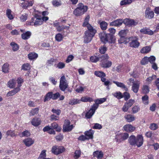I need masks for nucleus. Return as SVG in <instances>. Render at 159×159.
<instances>
[{
  "instance_id": "1",
  "label": "nucleus",
  "mask_w": 159,
  "mask_h": 159,
  "mask_svg": "<svg viewBox=\"0 0 159 159\" xmlns=\"http://www.w3.org/2000/svg\"><path fill=\"white\" fill-rule=\"evenodd\" d=\"M99 36L101 41L104 43L107 42L111 43L115 42V39L113 36L110 34H107L104 31L100 33Z\"/></svg>"
},
{
  "instance_id": "2",
  "label": "nucleus",
  "mask_w": 159,
  "mask_h": 159,
  "mask_svg": "<svg viewBox=\"0 0 159 159\" xmlns=\"http://www.w3.org/2000/svg\"><path fill=\"white\" fill-rule=\"evenodd\" d=\"M88 7L80 3L77 4V7L74 10L73 14L76 16H80L84 14L87 11Z\"/></svg>"
},
{
  "instance_id": "3",
  "label": "nucleus",
  "mask_w": 159,
  "mask_h": 159,
  "mask_svg": "<svg viewBox=\"0 0 159 159\" xmlns=\"http://www.w3.org/2000/svg\"><path fill=\"white\" fill-rule=\"evenodd\" d=\"M128 85L132 86L131 90L134 93H138L139 88L140 81L132 78L129 79L127 81Z\"/></svg>"
},
{
  "instance_id": "4",
  "label": "nucleus",
  "mask_w": 159,
  "mask_h": 159,
  "mask_svg": "<svg viewBox=\"0 0 159 159\" xmlns=\"http://www.w3.org/2000/svg\"><path fill=\"white\" fill-rule=\"evenodd\" d=\"M129 39L130 42L129 43V45L130 47L134 48H138L139 45L140 43L138 41V38L136 36H132L129 38Z\"/></svg>"
},
{
  "instance_id": "5",
  "label": "nucleus",
  "mask_w": 159,
  "mask_h": 159,
  "mask_svg": "<svg viewBox=\"0 0 159 159\" xmlns=\"http://www.w3.org/2000/svg\"><path fill=\"white\" fill-rule=\"evenodd\" d=\"M68 83L64 76H62L60 80L59 87L62 91H65L68 87Z\"/></svg>"
},
{
  "instance_id": "6",
  "label": "nucleus",
  "mask_w": 159,
  "mask_h": 159,
  "mask_svg": "<svg viewBox=\"0 0 159 159\" xmlns=\"http://www.w3.org/2000/svg\"><path fill=\"white\" fill-rule=\"evenodd\" d=\"M70 122L69 120H65L63 128V132H69L72 130L74 128V126L73 125H70Z\"/></svg>"
},
{
  "instance_id": "7",
  "label": "nucleus",
  "mask_w": 159,
  "mask_h": 159,
  "mask_svg": "<svg viewBox=\"0 0 159 159\" xmlns=\"http://www.w3.org/2000/svg\"><path fill=\"white\" fill-rule=\"evenodd\" d=\"M43 24V22L41 18H37L35 17L32 18L31 21L28 24L31 25H34L37 26Z\"/></svg>"
},
{
  "instance_id": "8",
  "label": "nucleus",
  "mask_w": 159,
  "mask_h": 159,
  "mask_svg": "<svg viewBox=\"0 0 159 159\" xmlns=\"http://www.w3.org/2000/svg\"><path fill=\"white\" fill-rule=\"evenodd\" d=\"M51 151L53 153L58 155L64 152L65 148L62 146L58 147L55 146L52 147Z\"/></svg>"
},
{
  "instance_id": "9",
  "label": "nucleus",
  "mask_w": 159,
  "mask_h": 159,
  "mask_svg": "<svg viewBox=\"0 0 159 159\" xmlns=\"http://www.w3.org/2000/svg\"><path fill=\"white\" fill-rule=\"evenodd\" d=\"M124 23L126 25L128 26H134L137 25L138 21L137 20L126 19L124 20Z\"/></svg>"
},
{
  "instance_id": "10",
  "label": "nucleus",
  "mask_w": 159,
  "mask_h": 159,
  "mask_svg": "<svg viewBox=\"0 0 159 159\" xmlns=\"http://www.w3.org/2000/svg\"><path fill=\"white\" fill-rule=\"evenodd\" d=\"M129 137V134L126 133L120 134L116 135V139L117 142H120L127 139Z\"/></svg>"
},
{
  "instance_id": "11",
  "label": "nucleus",
  "mask_w": 159,
  "mask_h": 159,
  "mask_svg": "<svg viewBox=\"0 0 159 159\" xmlns=\"http://www.w3.org/2000/svg\"><path fill=\"white\" fill-rule=\"evenodd\" d=\"M94 35L85 32L84 35L83 37L84 42L85 43H89L91 41Z\"/></svg>"
},
{
  "instance_id": "12",
  "label": "nucleus",
  "mask_w": 159,
  "mask_h": 159,
  "mask_svg": "<svg viewBox=\"0 0 159 159\" xmlns=\"http://www.w3.org/2000/svg\"><path fill=\"white\" fill-rule=\"evenodd\" d=\"M107 98H100L95 100H94L95 103H94L93 105L94 108L97 109L99 107V105L105 102Z\"/></svg>"
},
{
  "instance_id": "13",
  "label": "nucleus",
  "mask_w": 159,
  "mask_h": 159,
  "mask_svg": "<svg viewBox=\"0 0 159 159\" xmlns=\"http://www.w3.org/2000/svg\"><path fill=\"white\" fill-rule=\"evenodd\" d=\"M143 142V137L141 135H138L137 136L135 141V146H137L139 147L142 146Z\"/></svg>"
},
{
  "instance_id": "14",
  "label": "nucleus",
  "mask_w": 159,
  "mask_h": 159,
  "mask_svg": "<svg viewBox=\"0 0 159 159\" xmlns=\"http://www.w3.org/2000/svg\"><path fill=\"white\" fill-rule=\"evenodd\" d=\"M154 16V13L153 11L149 8H147L145 11V18L148 19H151Z\"/></svg>"
},
{
  "instance_id": "15",
  "label": "nucleus",
  "mask_w": 159,
  "mask_h": 159,
  "mask_svg": "<svg viewBox=\"0 0 159 159\" xmlns=\"http://www.w3.org/2000/svg\"><path fill=\"white\" fill-rule=\"evenodd\" d=\"M97 109L94 108L93 106L92 105L90 110L86 113L85 117L87 119L91 118Z\"/></svg>"
},
{
  "instance_id": "16",
  "label": "nucleus",
  "mask_w": 159,
  "mask_h": 159,
  "mask_svg": "<svg viewBox=\"0 0 159 159\" xmlns=\"http://www.w3.org/2000/svg\"><path fill=\"white\" fill-rule=\"evenodd\" d=\"M124 129L128 132H132L135 129V127L132 125L128 124L125 125L123 127Z\"/></svg>"
},
{
  "instance_id": "17",
  "label": "nucleus",
  "mask_w": 159,
  "mask_h": 159,
  "mask_svg": "<svg viewBox=\"0 0 159 159\" xmlns=\"http://www.w3.org/2000/svg\"><path fill=\"white\" fill-rule=\"evenodd\" d=\"M94 74L97 76L101 78V80L102 82H104L106 80L105 78H104L106 76L105 74L102 71H95L94 72Z\"/></svg>"
},
{
  "instance_id": "18",
  "label": "nucleus",
  "mask_w": 159,
  "mask_h": 159,
  "mask_svg": "<svg viewBox=\"0 0 159 159\" xmlns=\"http://www.w3.org/2000/svg\"><path fill=\"white\" fill-rule=\"evenodd\" d=\"M94 133V131L92 129H89V130L86 131L84 133V134L88 139H93V135Z\"/></svg>"
},
{
  "instance_id": "19",
  "label": "nucleus",
  "mask_w": 159,
  "mask_h": 159,
  "mask_svg": "<svg viewBox=\"0 0 159 159\" xmlns=\"http://www.w3.org/2000/svg\"><path fill=\"white\" fill-rule=\"evenodd\" d=\"M124 118L128 122H131L134 121L135 118L134 115L131 114H127L125 116Z\"/></svg>"
},
{
  "instance_id": "20",
  "label": "nucleus",
  "mask_w": 159,
  "mask_h": 159,
  "mask_svg": "<svg viewBox=\"0 0 159 159\" xmlns=\"http://www.w3.org/2000/svg\"><path fill=\"white\" fill-rule=\"evenodd\" d=\"M23 142L26 146L29 147L33 144L34 141L32 139L28 138L24 139Z\"/></svg>"
},
{
  "instance_id": "21",
  "label": "nucleus",
  "mask_w": 159,
  "mask_h": 159,
  "mask_svg": "<svg viewBox=\"0 0 159 159\" xmlns=\"http://www.w3.org/2000/svg\"><path fill=\"white\" fill-rule=\"evenodd\" d=\"M136 138L134 135H131L129 137L128 141L130 145L135 146Z\"/></svg>"
},
{
  "instance_id": "22",
  "label": "nucleus",
  "mask_w": 159,
  "mask_h": 159,
  "mask_svg": "<svg viewBox=\"0 0 159 159\" xmlns=\"http://www.w3.org/2000/svg\"><path fill=\"white\" fill-rule=\"evenodd\" d=\"M93 155L94 157H96L98 159H100L103 157V154L102 151H97L93 152Z\"/></svg>"
},
{
  "instance_id": "23",
  "label": "nucleus",
  "mask_w": 159,
  "mask_h": 159,
  "mask_svg": "<svg viewBox=\"0 0 159 159\" xmlns=\"http://www.w3.org/2000/svg\"><path fill=\"white\" fill-rule=\"evenodd\" d=\"M31 123L34 126H38L40 124L41 121L38 118H34L32 120Z\"/></svg>"
},
{
  "instance_id": "24",
  "label": "nucleus",
  "mask_w": 159,
  "mask_h": 159,
  "mask_svg": "<svg viewBox=\"0 0 159 159\" xmlns=\"http://www.w3.org/2000/svg\"><path fill=\"white\" fill-rule=\"evenodd\" d=\"M98 24L100 25V28L102 30H104L107 29L108 24L106 22L98 21Z\"/></svg>"
},
{
  "instance_id": "25",
  "label": "nucleus",
  "mask_w": 159,
  "mask_h": 159,
  "mask_svg": "<svg viewBox=\"0 0 159 159\" xmlns=\"http://www.w3.org/2000/svg\"><path fill=\"white\" fill-rule=\"evenodd\" d=\"M87 27L88 30L85 32H87L88 33L95 35L96 32V31L90 25H88Z\"/></svg>"
},
{
  "instance_id": "26",
  "label": "nucleus",
  "mask_w": 159,
  "mask_h": 159,
  "mask_svg": "<svg viewBox=\"0 0 159 159\" xmlns=\"http://www.w3.org/2000/svg\"><path fill=\"white\" fill-rule=\"evenodd\" d=\"M20 90V88H15L13 90L9 92L7 94L8 96H11L15 94Z\"/></svg>"
},
{
  "instance_id": "27",
  "label": "nucleus",
  "mask_w": 159,
  "mask_h": 159,
  "mask_svg": "<svg viewBox=\"0 0 159 159\" xmlns=\"http://www.w3.org/2000/svg\"><path fill=\"white\" fill-rule=\"evenodd\" d=\"M111 65L112 62L111 61L108 60L103 61L102 63L101 66L102 67L107 68L110 67Z\"/></svg>"
},
{
  "instance_id": "28",
  "label": "nucleus",
  "mask_w": 159,
  "mask_h": 159,
  "mask_svg": "<svg viewBox=\"0 0 159 159\" xmlns=\"http://www.w3.org/2000/svg\"><path fill=\"white\" fill-rule=\"evenodd\" d=\"M140 32L144 34H147L150 35H152L153 34V32L151 30L146 28H143L141 29Z\"/></svg>"
},
{
  "instance_id": "29",
  "label": "nucleus",
  "mask_w": 159,
  "mask_h": 159,
  "mask_svg": "<svg viewBox=\"0 0 159 159\" xmlns=\"http://www.w3.org/2000/svg\"><path fill=\"white\" fill-rule=\"evenodd\" d=\"M16 81L14 79H12L9 81L8 83V87L11 88H14L16 84Z\"/></svg>"
},
{
  "instance_id": "30",
  "label": "nucleus",
  "mask_w": 159,
  "mask_h": 159,
  "mask_svg": "<svg viewBox=\"0 0 159 159\" xmlns=\"http://www.w3.org/2000/svg\"><path fill=\"white\" fill-rule=\"evenodd\" d=\"M6 135L7 136H10L11 137H13L17 135L16 132L15 130H9L6 133Z\"/></svg>"
},
{
  "instance_id": "31",
  "label": "nucleus",
  "mask_w": 159,
  "mask_h": 159,
  "mask_svg": "<svg viewBox=\"0 0 159 159\" xmlns=\"http://www.w3.org/2000/svg\"><path fill=\"white\" fill-rule=\"evenodd\" d=\"M113 83L116 84L118 87L124 89L125 91L128 90V88L126 87V86L123 83L115 81H113Z\"/></svg>"
},
{
  "instance_id": "32",
  "label": "nucleus",
  "mask_w": 159,
  "mask_h": 159,
  "mask_svg": "<svg viewBox=\"0 0 159 159\" xmlns=\"http://www.w3.org/2000/svg\"><path fill=\"white\" fill-rule=\"evenodd\" d=\"M31 35V33L30 31H27L21 35V37L23 39L25 40L29 39Z\"/></svg>"
},
{
  "instance_id": "33",
  "label": "nucleus",
  "mask_w": 159,
  "mask_h": 159,
  "mask_svg": "<svg viewBox=\"0 0 159 159\" xmlns=\"http://www.w3.org/2000/svg\"><path fill=\"white\" fill-rule=\"evenodd\" d=\"M38 57V54L35 52H31L28 55V58L30 60L35 59Z\"/></svg>"
},
{
  "instance_id": "34",
  "label": "nucleus",
  "mask_w": 159,
  "mask_h": 159,
  "mask_svg": "<svg viewBox=\"0 0 159 159\" xmlns=\"http://www.w3.org/2000/svg\"><path fill=\"white\" fill-rule=\"evenodd\" d=\"M80 100L78 99L73 98L70 99L69 102V104L70 105H73L80 103Z\"/></svg>"
},
{
  "instance_id": "35",
  "label": "nucleus",
  "mask_w": 159,
  "mask_h": 159,
  "mask_svg": "<svg viewBox=\"0 0 159 159\" xmlns=\"http://www.w3.org/2000/svg\"><path fill=\"white\" fill-rule=\"evenodd\" d=\"M51 129H56V131H60L61 129V128L60 127H58V125L56 123H52L50 126Z\"/></svg>"
},
{
  "instance_id": "36",
  "label": "nucleus",
  "mask_w": 159,
  "mask_h": 159,
  "mask_svg": "<svg viewBox=\"0 0 159 159\" xmlns=\"http://www.w3.org/2000/svg\"><path fill=\"white\" fill-rule=\"evenodd\" d=\"M80 101L85 102H93V100L91 98L87 97H83L81 98Z\"/></svg>"
},
{
  "instance_id": "37",
  "label": "nucleus",
  "mask_w": 159,
  "mask_h": 159,
  "mask_svg": "<svg viewBox=\"0 0 159 159\" xmlns=\"http://www.w3.org/2000/svg\"><path fill=\"white\" fill-rule=\"evenodd\" d=\"M52 92H49L45 95V98L44 99V102L50 100L51 99H52Z\"/></svg>"
},
{
  "instance_id": "38",
  "label": "nucleus",
  "mask_w": 159,
  "mask_h": 159,
  "mask_svg": "<svg viewBox=\"0 0 159 159\" xmlns=\"http://www.w3.org/2000/svg\"><path fill=\"white\" fill-rule=\"evenodd\" d=\"M9 64L7 63L4 64L2 67V72L5 73L8 72L9 70Z\"/></svg>"
},
{
  "instance_id": "39",
  "label": "nucleus",
  "mask_w": 159,
  "mask_h": 159,
  "mask_svg": "<svg viewBox=\"0 0 159 159\" xmlns=\"http://www.w3.org/2000/svg\"><path fill=\"white\" fill-rule=\"evenodd\" d=\"M151 50V48L149 46H146L143 47L141 50L140 52L142 53H147Z\"/></svg>"
},
{
  "instance_id": "40",
  "label": "nucleus",
  "mask_w": 159,
  "mask_h": 159,
  "mask_svg": "<svg viewBox=\"0 0 159 159\" xmlns=\"http://www.w3.org/2000/svg\"><path fill=\"white\" fill-rule=\"evenodd\" d=\"M30 69V65L28 63L23 64L21 67V70H27Z\"/></svg>"
},
{
  "instance_id": "41",
  "label": "nucleus",
  "mask_w": 159,
  "mask_h": 159,
  "mask_svg": "<svg viewBox=\"0 0 159 159\" xmlns=\"http://www.w3.org/2000/svg\"><path fill=\"white\" fill-rule=\"evenodd\" d=\"M127 32L128 30H121L119 32L118 35L120 37H125Z\"/></svg>"
},
{
  "instance_id": "42",
  "label": "nucleus",
  "mask_w": 159,
  "mask_h": 159,
  "mask_svg": "<svg viewBox=\"0 0 159 159\" xmlns=\"http://www.w3.org/2000/svg\"><path fill=\"white\" fill-rule=\"evenodd\" d=\"M52 4L55 7H59L61 5L60 0H53L52 2Z\"/></svg>"
},
{
  "instance_id": "43",
  "label": "nucleus",
  "mask_w": 159,
  "mask_h": 159,
  "mask_svg": "<svg viewBox=\"0 0 159 159\" xmlns=\"http://www.w3.org/2000/svg\"><path fill=\"white\" fill-rule=\"evenodd\" d=\"M142 90L144 93H147L149 91V88L148 85H144L142 88Z\"/></svg>"
},
{
  "instance_id": "44",
  "label": "nucleus",
  "mask_w": 159,
  "mask_h": 159,
  "mask_svg": "<svg viewBox=\"0 0 159 159\" xmlns=\"http://www.w3.org/2000/svg\"><path fill=\"white\" fill-rule=\"evenodd\" d=\"M11 11L10 9H7L6 11V15L8 18L10 20H12L14 17L11 14Z\"/></svg>"
},
{
  "instance_id": "45",
  "label": "nucleus",
  "mask_w": 159,
  "mask_h": 159,
  "mask_svg": "<svg viewBox=\"0 0 159 159\" xmlns=\"http://www.w3.org/2000/svg\"><path fill=\"white\" fill-rule=\"evenodd\" d=\"M10 45L12 47V50L14 51H17L19 49L18 45L14 42H12Z\"/></svg>"
},
{
  "instance_id": "46",
  "label": "nucleus",
  "mask_w": 159,
  "mask_h": 159,
  "mask_svg": "<svg viewBox=\"0 0 159 159\" xmlns=\"http://www.w3.org/2000/svg\"><path fill=\"white\" fill-rule=\"evenodd\" d=\"M100 58L96 56H93L90 57V60L91 62L96 63L99 61Z\"/></svg>"
},
{
  "instance_id": "47",
  "label": "nucleus",
  "mask_w": 159,
  "mask_h": 159,
  "mask_svg": "<svg viewBox=\"0 0 159 159\" xmlns=\"http://www.w3.org/2000/svg\"><path fill=\"white\" fill-rule=\"evenodd\" d=\"M90 18V17L89 15L87 16L85 19L84 21L83 25V26L84 27L86 26L87 27L88 25H90L88 23L89 21Z\"/></svg>"
},
{
  "instance_id": "48",
  "label": "nucleus",
  "mask_w": 159,
  "mask_h": 159,
  "mask_svg": "<svg viewBox=\"0 0 159 159\" xmlns=\"http://www.w3.org/2000/svg\"><path fill=\"white\" fill-rule=\"evenodd\" d=\"M39 109L38 108H35L33 109L30 112V115L34 116V115L37 114L38 113Z\"/></svg>"
},
{
  "instance_id": "49",
  "label": "nucleus",
  "mask_w": 159,
  "mask_h": 159,
  "mask_svg": "<svg viewBox=\"0 0 159 159\" xmlns=\"http://www.w3.org/2000/svg\"><path fill=\"white\" fill-rule=\"evenodd\" d=\"M16 81L17 83V87L16 88H20L22 85L21 84L23 82V79L21 78H19L17 79Z\"/></svg>"
},
{
  "instance_id": "50",
  "label": "nucleus",
  "mask_w": 159,
  "mask_h": 159,
  "mask_svg": "<svg viewBox=\"0 0 159 159\" xmlns=\"http://www.w3.org/2000/svg\"><path fill=\"white\" fill-rule=\"evenodd\" d=\"M30 133L28 131L25 130L22 133L21 135H20V136L21 137H27L30 136Z\"/></svg>"
},
{
  "instance_id": "51",
  "label": "nucleus",
  "mask_w": 159,
  "mask_h": 159,
  "mask_svg": "<svg viewBox=\"0 0 159 159\" xmlns=\"http://www.w3.org/2000/svg\"><path fill=\"white\" fill-rule=\"evenodd\" d=\"M46 151L45 150H43L41 152L39 159H43L45 158L46 157Z\"/></svg>"
},
{
  "instance_id": "52",
  "label": "nucleus",
  "mask_w": 159,
  "mask_h": 159,
  "mask_svg": "<svg viewBox=\"0 0 159 159\" xmlns=\"http://www.w3.org/2000/svg\"><path fill=\"white\" fill-rule=\"evenodd\" d=\"M120 37V38L118 40V43L120 44H121L124 43H126V37Z\"/></svg>"
},
{
  "instance_id": "53",
  "label": "nucleus",
  "mask_w": 159,
  "mask_h": 159,
  "mask_svg": "<svg viewBox=\"0 0 159 159\" xmlns=\"http://www.w3.org/2000/svg\"><path fill=\"white\" fill-rule=\"evenodd\" d=\"M74 157L75 159H78L80 156L81 151L80 150H77L75 151Z\"/></svg>"
},
{
  "instance_id": "54",
  "label": "nucleus",
  "mask_w": 159,
  "mask_h": 159,
  "mask_svg": "<svg viewBox=\"0 0 159 159\" xmlns=\"http://www.w3.org/2000/svg\"><path fill=\"white\" fill-rule=\"evenodd\" d=\"M158 128V126L157 124L154 123L150 124V128L152 130H156Z\"/></svg>"
},
{
  "instance_id": "55",
  "label": "nucleus",
  "mask_w": 159,
  "mask_h": 159,
  "mask_svg": "<svg viewBox=\"0 0 159 159\" xmlns=\"http://www.w3.org/2000/svg\"><path fill=\"white\" fill-rule=\"evenodd\" d=\"M69 28V26H58V27L57 28V30L58 31L61 32L64 30V29H67Z\"/></svg>"
},
{
  "instance_id": "56",
  "label": "nucleus",
  "mask_w": 159,
  "mask_h": 159,
  "mask_svg": "<svg viewBox=\"0 0 159 159\" xmlns=\"http://www.w3.org/2000/svg\"><path fill=\"white\" fill-rule=\"evenodd\" d=\"M62 36L60 34H58L56 35V40L58 42L61 41L62 40Z\"/></svg>"
},
{
  "instance_id": "57",
  "label": "nucleus",
  "mask_w": 159,
  "mask_h": 159,
  "mask_svg": "<svg viewBox=\"0 0 159 159\" xmlns=\"http://www.w3.org/2000/svg\"><path fill=\"white\" fill-rule=\"evenodd\" d=\"M114 96L116 97L118 99H121L123 98V95L122 93L120 92H117L114 93L113 94Z\"/></svg>"
},
{
  "instance_id": "58",
  "label": "nucleus",
  "mask_w": 159,
  "mask_h": 159,
  "mask_svg": "<svg viewBox=\"0 0 159 159\" xmlns=\"http://www.w3.org/2000/svg\"><path fill=\"white\" fill-rule=\"evenodd\" d=\"M27 15L26 13L22 15L20 17V20L22 22L25 21L27 19Z\"/></svg>"
},
{
  "instance_id": "59",
  "label": "nucleus",
  "mask_w": 159,
  "mask_h": 159,
  "mask_svg": "<svg viewBox=\"0 0 159 159\" xmlns=\"http://www.w3.org/2000/svg\"><path fill=\"white\" fill-rule=\"evenodd\" d=\"M134 101L133 100L130 99L128 102H126L125 103L129 108L132 106L134 103Z\"/></svg>"
},
{
  "instance_id": "60",
  "label": "nucleus",
  "mask_w": 159,
  "mask_h": 159,
  "mask_svg": "<svg viewBox=\"0 0 159 159\" xmlns=\"http://www.w3.org/2000/svg\"><path fill=\"white\" fill-rule=\"evenodd\" d=\"M148 57H145L143 58L141 61V63L143 65H144L147 64L148 62Z\"/></svg>"
},
{
  "instance_id": "61",
  "label": "nucleus",
  "mask_w": 159,
  "mask_h": 159,
  "mask_svg": "<svg viewBox=\"0 0 159 159\" xmlns=\"http://www.w3.org/2000/svg\"><path fill=\"white\" fill-rule=\"evenodd\" d=\"M148 97L147 95H145L142 98V99L143 102L145 105H147L148 104Z\"/></svg>"
},
{
  "instance_id": "62",
  "label": "nucleus",
  "mask_w": 159,
  "mask_h": 159,
  "mask_svg": "<svg viewBox=\"0 0 159 159\" xmlns=\"http://www.w3.org/2000/svg\"><path fill=\"white\" fill-rule=\"evenodd\" d=\"M102 127L101 125L98 123H95L94 124V126L93 127V128L95 129H100L102 128Z\"/></svg>"
},
{
  "instance_id": "63",
  "label": "nucleus",
  "mask_w": 159,
  "mask_h": 159,
  "mask_svg": "<svg viewBox=\"0 0 159 159\" xmlns=\"http://www.w3.org/2000/svg\"><path fill=\"white\" fill-rule=\"evenodd\" d=\"M123 97L124 98L125 100H126L129 99L130 97V95L127 92H125L124 93L123 95Z\"/></svg>"
},
{
  "instance_id": "64",
  "label": "nucleus",
  "mask_w": 159,
  "mask_h": 159,
  "mask_svg": "<svg viewBox=\"0 0 159 159\" xmlns=\"http://www.w3.org/2000/svg\"><path fill=\"white\" fill-rule=\"evenodd\" d=\"M102 60L103 61H108L109 59V57L107 54H105L103 55L101 57Z\"/></svg>"
}]
</instances>
